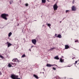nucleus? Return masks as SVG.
<instances>
[{
  "label": "nucleus",
  "mask_w": 79,
  "mask_h": 79,
  "mask_svg": "<svg viewBox=\"0 0 79 79\" xmlns=\"http://www.w3.org/2000/svg\"><path fill=\"white\" fill-rule=\"evenodd\" d=\"M8 16V15L6 14H3L1 15V17L3 19H5V20H7L8 18L6 17Z\"/></svg>",
  "instance_id": "f257e3e1"
},
{
  "label": "nucleus",
  "mask_w": 79,
  "mask_h": 79,
  "mask_svg": "<svg viewBox=\"0 0 79 79\" xmlns=\"http://www.w3.org/2000/svg\"><path fill=\"white\" fill-rule=\"evenodd\" d=\"M53 7L54 8V11H55V10H57V9H58V6H57V4H56V3L53 5Z\"/></svg>",
  "instance_id": "f03ea898"
},
{
  "label": "nucleus",
  "mask_w": 79,
  "mask_h": 79,
  "mask_svg": "<svg viewBox=\"0 0 79 79\" xmlns=\"http://www.w3.org/2000/svg\"><path fill=\"white\" fill-rule=\"evenodd\" d=\"M31 42L34 45H35L36 44V42H37V41L35 39H33L32 40Z\"/></svg>",
  "instance_id": "7ed1b4c3"
},
{
  "label": "nucleus",
  "mask_w": 79,
  "mask_h": 79,
  "mask_svg": "<svg viewBox=\"0 0 79 79\" xmlns=\"http://www.w3.org/2000/svg\"><path fill=\"white\" fill-rule=\"evenodd\" d=\"M72 11H75L76 10V8L75 7V6H73L72 7Z\"/></svg>",
  "instance_id": "20e7f679"
},
{
  "label": "nucleus",
  "mask_w": 79,
  "mask_h": 79,
  "mask_svg": "<svg viewBox=\"0 0 79 79\" xmlns=\"http://www.w3.org/2000/svg\"><path fill=\"white\" fill-rule=\"evenodd\" d=\"M7 47L8 48L10 47V46H11L12 45V44H11L10 43L8 42H7Z\"/></svg>",
  "instance_id": "39448f33"
},
{
  "label": "nucleus",
  "mask_w": 79,
  "mask_h": 79,
  "mask_svg": "<svg viewBox=\"0 0 79 79\" xmlns=\"http://www.w3.org/2000/svg\"><path fill=\"white\" fill-rule=\"evenodd\" d=\"M12 61H14V62H19V60L17 59H14L12 60Z\"/></svg>",
  "instance_id": "423d86ee"
},
{
  "label": "nucleus",
  "mask_w": 79,
  "mask_h": 79,
  "mask_svg": "<svg viewBox=\"0 0 79 79\" xmlns=\"http://www.w3.org/2000/svg\"><path fill=\"white\" fill-rule=\"evenodd\" d=\"M55 65V64H47V66H48V67H51V66H54Z\"/></svg>",
  "instance_id": "0eeeda50"
},
{
  "label": "nucleus",
  "mask_w": 79,
  "mask_h": 79,
  "mask_svg": "<svg viewBox=\"0 0 79 79\" xmlns=\"http://www.w3.org/2000/svg\"><path fill=\"white\" fill-rule=\"evenodd\" d=\"M69 48V47L68 45H65V49H68Z\"/></svg>",
  "instance_id": "6e6552de"
},
{
  "label": "nucleus",
  "mask_w": 79,
  "mask_h": 79,
  "mask_svg": "<svg viewBox=\"0 0 79 79\" xmlns=\"http://www.w3.org/2000/svg\"><path fill=\"white\" fill-rule=\"evenodd\" d=\"M33 76L36 79H38L39 78V77H38V76H37L36 75H35V74Z\"/></svg>",
  "instance_id": "1a4fd4ad"
},
{
  "label": "nucleus",
  "mask_w": 79,
  "mask_h": 79,
  "mask_svg": "<svg viewBox=\"0 0 79 79\" xmlns=\"http://www.w3.org/2000/svg\"><path fill=\"white\" fill-rule=\"evenodd\" d=\"M11 35H12V33H11V32H10L8 34V37H10V36H11Z\"/></svg>",
  "instance_id": "9d476101"
},
{
  "label": "nucleus",
  "mask_w": 79,
  "mask_h": 79,
  "mask_svg": "<svg viewBox=\"0 0 79 79\" xmlns=\"http://www.w3.org/2000/svg\"><path fill=\"white\" fill-rule=\"evenodd\" d=\"M57 37L58 38H61V35L60 34H59L57 35Z\"/></svg>",
  "instance_id": "9b49d317"
},
{
  "label": "nucleus",
  "mask_w": 79,
  "mask_h": 79,
  "mask_svg": "<svg viewBox=\"0 0 79 79\" xmlns=\"http://www.w3.org/2000/svg\"><path fill=\"white\" fill-rule=\"evenodd\" d=\"M60 62L62 63V62H63L64 61V60L63 59H62L61 58H60Z\"/></svg>",
  "instance_id": "f8f14e48"
},
{
  "label": "nucleus",
  "mask_w": 79,
  "mask_h": 79,
  "mask_svg": "<svg viewBox=\"0 0 79 79\" xmlns=\"http://www.w3.org/2000/svg\"><path fill=\"white\" fill-rule=\"evenodd\" d=\"M8 66L9 67H11V66H12L11 65V64L10 63H9L8 64Z\"/></svg>",
  "instance_id": "ddd939ff"
},
{
  "label": "nucleus",
  "mask_w": 79,
  "mask_h": 79,
  "mask_svg": "<svg viewBox=\"0 0 79 79\" xmlns=\"http://www.w3.org/2000/svg\"><path fill=\"white\" fill-rule=\"evenodd\" d=\"M55 59H56V60H59V58H58V56H56L54 57Z\"/></svg>",
  "instance_id": "4468645a"
},
{
  "label": "nucleus",
  "mask_w": 79,
  "mask_h": 79,
  "mask_svg": "<svg viewBox=\"0 0 79 79\" xmlns=\"http://www.w3.org/2000/svg\"><path fill=\"white\" fill-rule=\"evenodd\" d=\"M54 49H55V48H51L50 49V50H51V51H53V50H54Z\"/></svg>",
  "instance_id": "2eb2a0df"
},
{
  "label": "nucleus",
  "mask_w": 79,
  "mask_h": 79,
  "mask_svg": "<svg viewBox=\"0 0 79 79\" xmlns=\"http://www.w3.org/2000/svg\"><path fill=\"white\" fill-rule=\"evenodd\" d=\"M42 3H45L46 2V1L45 0H42Z\"/></svg>",
  "instance_id": "dca6fc26"
},
{
  "label": "nucleus",
  "mask_w": 79,
  "mask_h": 79,
  "mask_svg": "<svg viewBox=\"0 0 79 79\" xmlns=\"http://www.w3.org/2000/svg\"><path fill=\"white\" fill-rule=\"evenodd\" d=\"M47 26H48V27H50V26H51V24H50L47 23Z\"/></svg>",
  "instance_id": "f3484780"
},
{
  "label": "nucleus",
  "mask_w": 79,
  "mask_h": 79,
  "mask_svg": "<svg viewBox=\"0 0 79 79\" xmlns=\"http://www.w3.org/2000/svg\"><path fill=\"white\" fill-rule=\"evenodd\" d=\"M13 1H11L10 2V4H12V3H13Z\"/></svg>",
  "instance_id": "a211bd4d"
},
{
  "label": "nucleus",
  "mask_w": 79,
  "mask_h": 79,
  "mask_svg": "<svg viewBox=\"0 0 79 79\" xmlns=\"http://www.w3.org/2000/svg\"><path fill=\"white\" fill-rule=\"evenodd\" d=\"M0 58H1L2 59L3 58V56H2L0 55Z\"/></svg>",
  "instance_id": "6ab92c4d"
},
{
  "label": "nucleus",
  "mask_w": 79,
  "mask_h": 79,
  "mask_svg": "<svg viewBox=\"0 0 79 79\" xmlns=\"http://www.w3.org/2000/svg\"><path fill=\"white\" fill-rule=\"evenodd\" d=\"M69 10H66V13H69Z\"/></svg>",
  "instance_id": "aec40b11"
},
{
  "label": "nucleus",
  "mask_w": 79,
  "mask_h": 79,
  "mask_svg": "<svg viewBox=\"0 0 79 79\" xmlns=\"http://www.w3.org/2000/svg\"><path fill=\"white\" fill-rule=\"evenodd\" d=\"M25 56V54H24L22 56V58H24Z\"/></svg>",
  "instance_id": "412c9836"
},
{
  "label": "nucleus",
  "mask_w": 79,
  "mask_h": 79,
  "mask_svg": "<svg viewBox=\"0 0 79 79\" xmlns=\"http://www.w3.org/2000/svg\"><path fill=\"white\" fill-rule=\"evenodd\" d=\"M26 6H27L28 5V4L27 3L25 4Z\"/></svg>",
  "instance_id": "4be33fe9"
},
{
  "label": "nucleus",
  "mask_w": 79,
  "mask_h": 79,
  "mask_svg": "<svg viewBox=\"0 0 79 79\" xmlns=\"http://www.w3.org/2000/svg\"><path fill=\"white\" fill-rule=\"evenodd\" d=\"M52 69H53L54 70H56V68H55L53 67V68H52Z\"/></svg>",
  "instance_id": "5701e85b"
},
{
  "label": "nucleus",
  "mask_w": 79,
  "mask_h": 79,
  "mask_svg": "<svg viewBox=\"0 0 79 79\" xmlns=\"http://www.w3.org/2000/svg\"><path fill=\"white\" fill-rule=\"evenodd\" d=\"M55 36L56 37H58V36L57 35V34H55Z\"/></svg>",
  "instance_id": "b1692460"
},
{
  "label": "nucleus",
  "mask_w": 79,
  "mask_h": 79,
  "mask_svg": "<svg viewBox=\"0 0 79 79\" xmlns=\"http://www.w3.org/2000/svg\"><path fill=\"white\" fill-rule=\"evenodd\" d=\"M10 64H11V65H14V64L13 63H10Z\"/></svg>",
  "instance_id": "393cba45"
},
{
  "label": "nucleus",
  "mask_w": 79,
  "mask_h": 79,
  "mask_svg": "<svg viewBox=\"0 0 79 79\" xmlns=\"http://www.w3.org/2000/svg\"><path fill=\"white\" fill-rule=\"evenodd\" d=\"M33 47H34V46H32L31 47V48H32Z\"/></svg>",
  "instance_id": "a878e982"
},
{
  "label": "nucleus",
  "mask_w": 79,
  "mask_h": 79,
  "mask_svg": "<svg viewBox=\"0 0 79 79\" xmlns=\"http://www.w3.org/2000/svg\"><path fill=\"white\" fill-rule=\"evenodd\" d=\"M77 61H75V64H77Z\"/></svg>",
  "instance_id": "bb28decb"
},
{
  "label": "nucleus",
  "mask_w": 79,
  "mask_h": 79,
  "mask_svg": "<svg viewBox=\"0 0 79 79\" xmlns=\"http://www.w3.org/2000/svg\"><path fill=\"white\" fill-rule=\"evenodd\" d=\"M75 42H78V41L77 40L76 41H75Z\"/></svg>",
  "instance_id": "cd10ccee"
},
{
  "label": "nucleus",
  "mask_w": 79,
  "mask_h": 79,
  "mask_svg": "<svg viewBox=\"0 0 79 79\" xmlns=\"http://www.w3.org/2000/svg\"><path fill=\"white\" fill-rule=\"evenodd\" d=\"M0 75H2V73L0 72Z\"/></svg>",
  "instance_id": "c85d7f7f"
},
{
  "label": "nucleus",
  "mask_w": 79,
  "mask_h": 79,
  "mask_svg": "<svg viewBox=\"0 0 79 79\" xmlns=\"http://www.w3.org/2000/svg\"><path fill=\"white\" fill-rule=\"evenodd\" d=\"M49 27L50 29L51 28V27Z\"/></svg>",
  "instance_id": "c756f323"
},
{
  "label": "nucleus",
  "mask_w": 79,
  "mask_h": 79,
  "mask_svg": "<svg viewBox=\"0 0 79 79\" xmlns=\"http://www.w3.org/2000/svg\"><path fill=\"white\" fill-rule=\"evenodd\" d=\"M68 67H70V66H68Z\"/></svg>",
  "instance_id": "7c9ffc66"
},
{
  "label": "nucleus",
  "mask_w": 79,
  "mask_h": 79,
  "mask_svg": "<svg viewBox=\"0 0 79 79\" xmlns=\"http://www.w3.org/2000/svg\"><path fill=\"white\" fill-rule=\"evenodd\" d=\"M29 50H30V51H31V49H29Z\"/></svg>",
  "instance_id": "2f4dec72"
},
{
  "label": "nucleus",
  "mask_w": 79,
  "mask_h": 79,
  "mask_svg": "<svg viewBox=\"0 0 79 79\" xmlns=\"http://www.w3.org/2000/svg\"><path fill=\"white\" fill-rule=\"evenodd\" d=\"M44 70H45V69H44V68L43 69Z\"/></svg>",
  "instance_id": "473e14b6"
},
{
  "label": "nucleus",
  "mask_w": 79,
  "mask_h": 79,
  "mask_svg": "<svg viewBox=\"0 0 79 79\" xmlns=\"http://www.w3.org/2000/svg\"><path fill=\"white\" fill-rule=\"evenodd\" d=\"M55 66H57V65H55Z\"/></svg>",
  "instance_id": "72a5a7b5"
},
{
  "label": "nucleus",
  "mask_w": 79,
  "mask_h": 79,
  "mask_svg": "<svg viewBox=\"0 0 79 79\" xmlns=\"http://www.w3.org/2000/svg\"><path fill=\"white\" fill-rule=\"evenodd\" d=\"M43 26H44V25H43Z\"/></svg>",
  "instance_id": "f704fd0d"
},
{
  "label": "nucleus",
  "mask_w": 79,
  "mask_h": 79,
  "mask_svg": "<svg viewBox=\"0 0 79 79\" xmlns=\"http://www.w3.org/2000/svg\"><path fill=\"white\" fill-rule=\"evenodd\" d=\"M72 59H73V58Z\"/></svg>",
  "instance_id": "c9c22d12"
}]
</instances>
